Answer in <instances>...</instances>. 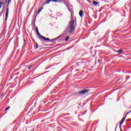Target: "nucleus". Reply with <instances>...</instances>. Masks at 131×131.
Instances as JSON below:
<instances>
[{
  "instance_id": "12",
  "label": "nucleus",
  "mask_w": 131,
  "mask_h": 131,
  "mask_svg": "<svg viewBox=\"0 0 131 131\" xmlns=\"http://www.w3.org/2000/svg\"><path fill=\"white\" fill-rule=\"evenodd\" d=\"M35 45H36V46L35 47V49H38V44H37V42H36Z\"/></svg>"
},
{
  "instance_id": "16",
  "label": "nucleus",
  "mask_w": 131,
  "mask_h": 131,
  "mask_svg": "<svg viewBox=\"0 0 131 131\" xmlns=\"http://www.w3.org/2000/svg\"><path fill=\"white\" fill-rule=\"evenodd\" d=\"M10 108H11L10 106H8V107H6V109L5 110V111H7L9 110V109H10Z\"/></svg>"
},
{
  "instance_id": "19",
  "label": "nucleus",
  "mask_w": 131,
  "mask_h": 131,
  "mask_svg": "<svg viewBox=\"0 0 131 131\" xmlns=\"http://www.w3.org/2000/svg\"><path fill=\"white\" fill-rule=\"evenodd\" d=\"M11 1L12 0H8V5H10V3H11Z\"/></svg>"
},
{
  "instance_id": "10",
  "label": "nucleus",
  "mask_w": 131,
  "mask_h": 131,
  "mask_svg": "<svg viewBox=\"0 0 131 131\" xmlns=\"http://www.w3.org/2000/svg\"><path fill=\"white\" fill-rule=\"evenodd\" d=\"M50 2H52V0H48L45 4V5H48V4H50Z\"/></svg>"
},
{
  "instance_id": "5",
  "label": "nucleus",
  "mask_w": 131,
  "mask_h": 131,
  "mask_svg": "<svg viewBox=\"0 0 131 131\" xmlns=\"http://www.w3.org/2000/svg\"><path fill=\"white\" fill-rule=\"evenodd\" d=\"M60 37H61V36H59L58 37H57L55 38L51 39L50 41H51V42H54V41H55V40H57V39H59V38H60Z\"/></svg>"
},
{
  "instance_id": "2",
  "label": "nucleus",
  "mask_w": 131,
  "mask_h": 131,
  "mask_svg": "<svg viewBox=\"0 0 131 131\" xmlns=\"http://www.w3.org/2000/svg\"><path fill=\"white\" fill-rule=\"evenodd\" d=\"M90 91L91 90L90 89H85L77 93L76 94V95H79V94L84 95V94H88V93H89Z\"/></svg>"
},
{
  "instance_id": "1",
  "label": "nucleus",
  "mask_w": 131,
  "mask_h": 131,
  "mask_svg": "<svg viewBox=\"0 0 131 131\" xmlns=\"http://www.w3.org/2000/svg\"><path fill=\"white\" fill-rule=\"evenodd\" d=\"M75 27H74V19L72 18L70 20L69 26L66 28V32H69V33H72L74 31Z\"/></svg>"
},
{
  "instance_id": "7",
  "label": "nucleus",
  "mask_w": 131,
  "mask_h": 131,
  "mask_svg": "<svg viewBox=\"0 0 131 131\" xmlns=\"http://www.w3.org/2000/svg\"><path fill=\"white\" fill-rule=\"evenodd\" d=\"M125 118H126V117H124L122 120H121V121L120 123V125H121V124H122L123 123V122H124V120H125Z\"/></svg>"
},
{
  "instance_id": "18",
  "label": "nucleus",
  "mask_w": 131,
  "mask_h": 131,
  "mask_svg": "<svg viewBox=\"0 0 131 131\" xmlns=\"http://www.w3.org/2000/svg\"><path fill=\"white\" fill-rule=\"evenodd\" d=\"M32 68V65L30 66V67L28 68V69H29L30 70V69Z\"/></svg>"
},
{
  "instance_id": "20",
  "label": "nucleus",
  "mask_w": 131,
  "mask_h": 131,
  "mask_svg": "<svg viewBox=\"0 0 131 131\" xmlns=\"http://www.w3.org/2000/svg\"><path fill=\"white\" fill-rule=\"evenodd\" d=\"M35 29H36V31L37 32V31H38V28H37V27H36Z\"/></svg>"
},
{
  "instance_id": "17",
  "label": "nucleus",
  "mask_w": 131,
  "mask_h": 131,
  "mask_svg": "<svg viewBox=\"0 0 131 131\" xmlns=\"http://www.w3.org/2000/svg\"><path fill=\"white\" fill-rule=\"evenodd\" d=\"M68 39H69V36H68V37H66V38L65 39V41H67V40H68Z\"/></svg>"
},
{
  "instance_id": "22",
  "label": "nucleus",
  "mask_w": 131,
  "mask_h": 131,
  "mask_svg": "<svg viewBox=\"0 0 131 131\" xmlns=\"http://www.w3.org/2000/svg\"><path fill=\"white\" fill-rule=\"evenodd\" d=\"M39 13H40V12H39V11H38V12H37L38 15L39 14Z\"/></svg>"
},
{
  "instance_id": "14",
  "label": "nucleus",
  "mask_w": 131,
  "mask_h": 131,
  "mask_svg": "<svg viewBox=\"0 0 131 131\" xmlns=\"http://www.w3.org/2000/svg\"><path fill=\"white\" fill-rule=\"evenodd\" d=\"M43 9V7L40 8L38 9V11H39V12H41V11H42Z\"/></svg>"
},
{
  "instance_id": "3",
  "label": "nucleus",
  "mask_w": 131,
  "mask_h": 131,
  "mask_svg": "<svg viewBox=\"0 0 131 131\" xmlns=\"http://www.w3.org/2000/svg\"><path fill=\"white\" fill-rule=\"evenodd\" d=\"M37 35H39V38H40V39L41 40H42V39H43V40H44V41H46L47 40H50V38H46V37H43V36L41 35L40 33H39V32H38V31L37 32Z\"/></svg>"
},
{
  "instance_id": "29",
  "label": "nucleus",
  "mask_w": 131,
  "mask_h": 131,
  "mask_svg": "<svg viewBox=\"0 0 131 131\" xmlns=\"http://www.w3.org/2000/svg\"><path fill=\"white\" fill-rule=\"evenodd\" d=\"M130 112H131V111H130Z\"/></svg>"
},
{
  "instance_id": "28",
  "label": "nucleus",
  "mask_w": 131,
  "mask_h": 131,
  "mask_svg": "<svg viewBox=\"0 0 131 131\" xmlns=\"http://www.w3.org/2000/svg\"><path fill=\"white\" fill-rule=\"evenodd\" d=\"M6 2H7V1H8V0H6Z\"/></svg>"
},
{
  "instance_id": "11",
  "label": "nucleus",
  "mask_w": 131,
  "mask_h": 131,
  "mask_svg": "<svg viewBox=\"0 0 131 131\" xmlns=\"http://www.w3.org/2000/svg\"><path fill=\"white\" fill-rule=\"evenodd\" d=\"M58 2L60 4H63V3H64V2H65V1H64V0H58Z\"/></svg>"
},
{
  "instance_id": "27",
  "label": "nucleus",
  "mask_w": 131,
  "mask_h": 131,
  "mask_svg": "<svg viewBox=\"0 0 131 131\" xmlns=\"http://www.w3.org/2000/svg\"><path fill=\"white\" fill-rule=\"evenodd\" d=\"M98 62H100V60H98Z\"/></svg>"
},
{
  "instance_id": "9",
  "label": "nucleus",
  "mask_w": 131,
  "mask_h": 131,
  "mask_svg": "<svg viewBox=\"0 0 131 131\" xmlns=\"http://www.w3.org/2000/svg\"><path fill=\"white\" fill-rule=\"evenodd\" d=\"M122 52H123V49H120L118 51V53H119V54H121Z\"/></svg>"
},
{
  "instance_id": "15",
  "label": "nucleus",
  "mask_w": 131,
  "mask_h": 131,
  "mask_svg": "<svg viewBox=\"0 0 131 131\" xmlns=\"http://www.w3.org/2000/svg\"><path fill=\"white\" fill-rule=\"evenodd\" d=\"M93 4L94 5H98V2L97 1H94Z\"/></svg>"
},
{
  "instance_id": "4",
  "label": "nucleus",
  "mask_w": 131,
  "mask_h": 131,
  "mask_svg": "<svg viewBox=\"0 0 131 131\" xmlns=\"http://www.w3.org/2000/svg\"><path fill=\"white\" fill-rule=\"evenodd\" d=\"M8 15H9V8H7L6 9V15H5L6 20H7L8 19Z\"/></svg>"
},
{
  "instance_id": "23",
  "label": "nucleus",
  "mask_w": 131,
  "mask_h": 131,
  "mask_svg": "<svg viewBox=\"0 0 131 131\" xmlns=\"http://www.w3.org/2000/svg\"><path fill=\"white\" fill-rule=\"evenodd\" d=\"M9 3H8V4H7V7H9Z\"/></svg>"
},
{
  "instance_id": "21",
  "label": "nucleus",
  "mask_w": 131,
  "mask_h": 131,
  "mask_svg": "<svg viewBox=\"0 0 131 131\" xmlns=\"http://www.w3.org/2000/svg\"><path fill=\"white\" fill-rule=\"evenodd\" d=\"M0 5H4V3H3V2H0Z\"/></svg>"
},
{
  "instance_id": "30",
  "label": "nucleus",
  "mask_w": 131,
  "mask_h": 131,
  "mask_svg": "<svg viewBox=\"0 0 131 131\" xmlns=\"http://www.w3.org/2000/svg\"><path fill=\"white\" fill-rule=\"evenodd\" d=\"M121 131H122V130H121Z\"/></svg>"
},
{
  "instance_id": "25",
  "label": "nucleus",
  "mask_w": 131,
  "mask_h": 131,
  "mask_svg": "<svg viewBox=\"0 0 131 131\" xmlns=\"http://www.w3.org/2000/svg\"><path fill=\"white\" fill-rule=\"evenodd\" d=\"M24 41H25L26 40H25V39H24Z\"/></svg>"
},
{
  "instance_id": "8",
  "label": "nucleus",
  "mask_w": 131,
  "mask_h": 131,
  "mask_svg": "<svg viewBox=\"0 0 131 131\" xmlns=\"http://www.w3.org/2000/svg\"><path fill=\"white\" fill-rule=\"evenodd\" d=\"M63 4H64V5L65 6H66V7H67V8H68L69 11H70V9H69V6L67 5V3H66V2H64Z\"/></svg>"
},
{
  "instance_id": "26",
  "label": "nucleus",
  "mask_w": 131,
  "mask_h": 131,
  "mask_svg": "<svg viewBox=\"0 0 131 131\" xmlns=\"http://www.w3.org/2000/svg\"><path fill=\"white\" fill-rule=\"evenodd\" d=\"M116 32H117V30L116 31Z\"/></svg>"
},
{
  "instance_id": "24",
  "label": "nucleus",
  "mask_w": 131,
  "mask_h": 131,
  "mask_svg": "<svg viewBox=\"0 0 131 131\" xmlns=\"http://www.w3.org/2000/svg\"><path fill=\"white\" fill-rule=\"evenodd\" d=\"M2 8V6L1 5H0V9Z\"/></svg>"
},
{
  "instance_id": "13",
  "label": "nucleus",
  "mask_w": 131,
  "mask_h": 131,
  "mask_svg": "<svg viewBox=\"0 0 131 131\" xmlns=\"http://www.w3.org/2000/svg\"><path fill=\"white\" fill-rule=\"evenodd\" d=\"M52 3H58V0H51Z\"/></svg>"
},
{
  "instance_id": "6",
  "label": "nucleus",
  "mask_w": 131,
  "mask_h": 131,
  "mask_svg": "<svg viewBox=\"0 0 131 131\" xmlns=\"http://www.w3.org/2000/svg\"><path fill=\"white\" fill-rule=\"evenodd\" d=\"M83 14V11L82 10H80L79 13V15L80 17H82L83 15H82Z\"/></svg>"
}]
</instances>
